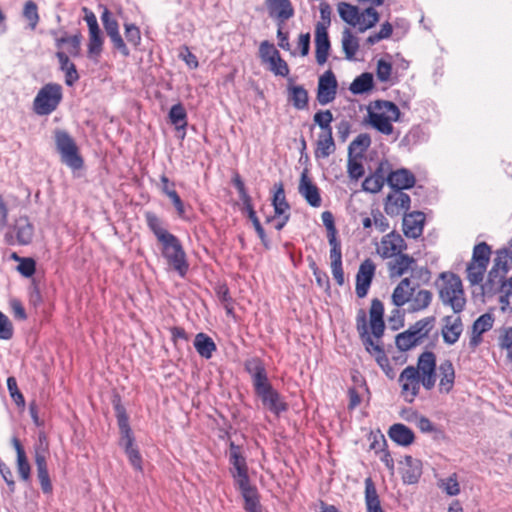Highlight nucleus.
Wrapping results in <instances>:
<instances>
[{"label":"nucleus","mask_w":512,"mask_h":512,"mask_svg":"<svg viewBox=\"0 0 512 512\" xmlns=\"http://www.w3.org/2000/svg\"><path fill=\"white\" fill-rule=\"evenodd\" d=\"M342 49L348 60H352L359 49L358 39L349 28H345L342 32Z\"/></svg>","instance_id":"obj_38"},{"label":"nucleus","mask_w":512,"mask_h":512,"mask_svg":"<svg viewBox=\"0 0 512 512\" xmlns=\"http://www.w3.org/2000/svg\"><path fill=\"white\" fill-rule=\"evenodd\" d=\"M160 243L162 245V256L169 267L175 270L180 277H184L188 272L189 264L180 240L172 234Z\"/></svg>","instance_id":"obj_6"},{"label":"nucleus","mask_w":512,"mask_h":512,"mask_svg":"<svg viewBox=\"0 0 512 512\" xmlns=\"http://www.w3.org/2000/svg\"><path fill=\"white\" fill-rule=\"evenodd\" d=\"M298 191L310 206L316 208L321 206L322 199L319 189L312 183L306 171L301 174Z\"/></svg>","instance_id":"obj_19"},{"label":"nucleus","mask_w":512,"mask_h":512,"mask_svg":"<svg viewBox=\"0 0 512 512\" xmlns=\"http://www.w3.org/2000/svg\"><path fill=\"white\" fill-rule=\"evenodd\" d=\"M432 301V293L429 290H419L413 294L410 300L411 311H421L426 309Z\"/></svg>","instance_id":"obj_44"},{"label":"nucleus","mask_w":512,"mask_h":512,"mask_svg":"<svg viewBox=\"0 0 512 512\" xmlns=\"http://www.w3.org/2000/svg\"><path fill=\"white\" fill-rule=\"evenodd\" d=\"M103 36L101 30H90L89 31V42H88V57L96 59L100 56L103 47Z\"/></svg>","instance_id":"obj_40"},{"label":"nucleus","mask_w":512,"mask_h":512,"mask_svg":"<svg viewBox=\"0 0 512 512\" xmlns=\"http://www.w3.org/2000/svg\"><path fill=\"white\" fill-rule=\"evenodd\" d=\"M315 48L317 63L325 64L330 50V41L324 23H317L315 26Z\"/></svg>","instance_id":"obj_14"},{"label":"nucleus","mask_w":512,"mask_h":512,"mask_svg":"<svg viewBox=\"0 0 512 512\" xmlns=\"http://www.w3.org/2000/svg\"><path fill=\"white\" fill-rule=\"evenodd\" d=\"M398 382L401 387V396L408 402H414L419 395L422 380L419 377V371L414 366L405 367L399 375Z\"/></svg>","instance_id":"obj_8"},{"label":"nucleus","mask_w":512,"mask_h":512,"mask_svg":"<svg viewBox=\"0 0 512 512\" xmlns=\"http://www.w3.org/2000/svg\"><path fill=\"white\" fill-rule=\"evenodd\" d=\"M54 140L61 162L72 170H80L84 160L79 153L75 140L65 130L57 129L54 132Z\"/></svg>","instance_id":"obj_4"},{"label":"nucleus","mask_w":512,"mask_h":512,"mask_svg":"<svg viewBox=\"0 0 512 512\" xmlns=\"http://www.w3.org/2000/svg\"><path fill=\"white\" fill-rule=\"evenodd\" d=\"M23 17L28 21L29 28L31 30H35L40 17L38 14V7L34 1L28 0L25 2L23 7Z\"/></svg>","instance_id":"obj_51"},{"label":"nucleus","mask_w":512,"mask_h":512,"mask_svg":"<svg viewBox=\"0 0 512 512\" xmlns=\"http://www.w3.org/2000/svg\"><path fill=\"white\" fill-rule=\"evenodd\" d=\"M370 145V135L367 133H361L349 144L348 154L349 156L355 155V157H362Z\"/></svg>","instance_id":"obj_39"},{"label":"nucleus","mask_w":512,"mask_h":512,"mask_svg":"<svg viewBox=\"0 0 512 512\" xmlns=\"http://www.w3.org/2000/svg\"><path fill=\"white\" fill-rule=\"evenodd\" d=\"M17 471L20 475V478L23 481L29 480L31 467L28 462L26 453L25 454L20 453V455L17 456Z\"/></svg>","instance_id":"obj_59"},{"label":"nucleus","mask_w":512,"mask_h":512,"mask_svg":"<svg viewBox=\"0 0 512 512\" xmlns=\"http://www.w3.org/2000/svg\"><path fill=\"white\" fill-rule=\"evenodd\" d=\"M365 349L367 350V352H369L371 355L375 357L376 362L383 369V371H385L386 368L388 370H391L389 359L386 356L385 351L379 344V342L372 341V345L365 346Z\"/></svg>","instance_id":"obj_48"},{"label":"nucleus","mask_w":512,"mask_h":512,"mask_svg":"<svg viewBox=\"0 0 512 512\" xmlns=\"http://www.w3.org/2000/svg\"><path fill=\"white\" fill-rule=\"evenodd\" d=\"M439 297L444 305H449L454 313H460L466 304L461 279L455 274H442Z\"/></svg>","instance_id":"obj_3"},{"label":"nucleus","mask_w":512,"mask_h":512,"mask_svg":"<svg viewBox=\"0 0 512 512\" xmlns=\"http://www.w3.org/2000/svg\"><path fill=\"white\" fill-rule=\"evenodd\" d=\"M16 260H19L17 270L24 277H31L35 273L36 262L32 258H20L16 254H13Z\"/></svg>","instance_id":"obj_58"},{"label":"nucleus","mask_w":512,"mask_h":512,"mask_svg":"<svg viewBox=\"0 0 512 512\" xmlns=\"http://www.w3.org/2000/svg\"><path fill=\"white\" fill-rule=\"evenodd\" d=\"M347 168L351 179L358 180L364 174V167L362 163L357 161L355 158H352V156H349Z\"/></svg>","instance_id":"obj_62"},{"label":"nucleus","mask_w":512,"mask_h":512,"mask_svg":"<svg viewBox=\"0 0 512 512\" xmlns=\"http://www.w3.org/2000/svg\"><path fill=\"white\" fill-rule=\"evenodd\" d=\"M39 445L35 449V464L37 467V472L48 470L46 463V454L48 451V444L45 441V437H39Z\"/></svg>","instance_id":"obj_52"},{"label":"nucleus","mask_w":512,"mask_h":512,"mask_svg":"<svg viewBox=\"0 0 512 512\" xmlns=\"http://www.w3.org/2000/svg\"><path fill=\"white\" fill-rule=\"evenodd\" d=\"M259 55L263 62H268L270 64L274 62L276 57H278L279 51L270 42L263 41L259 47Z\"/></svg>","instance_id":"obj_57"},{"label":"nucleus","mask_w":512,"mask_h":512,"mask_svg":"<svg viewBox=\"0 0 512 512\" xmlns=\"http://www.w3.org/2000/svg\"><path fill=\"white\" fill-rule=\"evenodd\" d=\"M488 265L470 261L467 265V279L471 285H478L483 281Z\"/></svg>","instance_id":"obj_47"},{"label":"nucleus","mask_w":512,"mask_h":512,"mask_svg":"<svg viewBox=\"0 0 512 512\" xmlns=\"http://www.w3.org/2000/svg\"><path fill=\"white\" fill-rule=\"evenodd\" d=\"M407 249L402 236L396 232H390L381 238L377 253L383 259L393 258Z\"/></svg>","instance_id":"obj_10"},{"label":"nucleus","mask_w":512,"mask_h":512,"mask_svg":"<svg viewBox=\"0 0 512 512\" xmlns=\"http://www.w3.org/2000/svg\"><path fill=\"white\" fill-rule=\"evenodd\" d=\"M81 39L82 36L80 33L75 34L73 36H68L67 38V52L69 55L76 57L80 55L81 51Z\"/></svg>","instance_id":"obj_63"},{"label":"nucleus","mask_w":512,"mask_h":512,"mask_svg":"<svg viewBox=\"0 0 512 512\" xmlns=\"http://www.w3.org/2000/svg\"><path fill=\"white\" fill-rule=\"evenodd\" d=\"M493 267L507 274L512 268V251L509 248L497 250Z\"/></svg>","instance_id":"obj_42"},{"label":"nucleus","mask_w":512,"mask_h":512,"mask_svg":"<svg viewBox=\"0 0 512 512\" xmlns=\"http://www.w3.org/2000/svg\"><path fill=\"white\" fill-rule=\"evenodd\" d=\"M337 93V81L332 71L325 72L318 82L317 101L321 105L332 102Z\"/></svg>","instance_id":"obj_13"},{"label":"nucleus","mask_w":512,"mask_h":512,"mask_svg":"<svg viewBox=\"0 0 512 512\" xmlns=\"http://www.w3.org/2000/svg\"><path fill=\"white\" fill-rule=\"evenodd\" d=\"M415 290L416 285L412 284L411 279L407 277L403 278L392 293V303L396 307L404 306L406 303L410 302Z\"/></svg>","instance_id":"obj_23"},{"label":"nucleus","mask_w":512,"mask_h":512,"mask_svg":"<svg viewBox=\"0 0 512 512\" xmlns=\"http://www.w3.org/2000/svg\"><path fill=\"white\" fill-rule=\"evenodd\" d=\"M505 276L506 273H502L501 270H498L492 266L488 272L487 280L482 286L483 290L489 294H495L499 292L501 284L504 282Z\"/></svg>","instance_id":"obj_36"},{"label":"nucleus","mask_w":512,"mask_h":512,"mask_svg":"<svg viewBox=\"0 0 512 512\" xmlns=\"http://www.w3.org/2000/svg\"><path fill=\"white\" fill-rule=\"evenodd\" d=\"M13 230L18 244L27 245L31 243L34 236V227L27 217L21 216L16 219Z\"/></svg>","instance_id":"obj_26"},{"label":"nucleus","mask_w":512,"mask_h":512,"mask_svg":"<svg viewBox=\"0 0 512 512\" xmlns=\"http://www.w3.org/2000/svg\"><path fill=\"white\" fill-rule=\"evenodd\" d=\"M439 377L438 389L440 393L448 394L452 391L455 382V369L450 360L442 361L437 369Z\"/></svg>","instance_id":"obj_21"},{"label":"nucleus","mask_w":512,"mask_h":512,"mask_svg":"<svg viewBox=\"0 0 512 512\" xmlns=\"http://www.w3.org/2000/svg\"><path fill=\"white\" fill-rule=\"evenodd\" d=\"M340 18L349 25L357 26L359 23L360 12L357 6L347 2H340L337 5Z\"/></svg>","instance_id":"obj_35"},{"label":"nucleus","mask_w":512,"mask_h":512,"mask_svg":"<svg viewBox=\"0 0 512 512\" xmlns=\"http://www.w3.org/2000/svg\"><path fill=\"white\" fill-rule=\"evenodd\" d=\"M425 214L415 211L403 217V232L408 238L417 239L423 233Z\"/></svg>","instance_id":"obj_17"},{"label":"nucleus","mask_w":512,"mask_h":512,"mask_svg":"<svg viewBox=\"0 0 512 512\" xmlns=\"http://www.w3.org/2000/svg\"><path fill=\"white\" fill-rule=\"evenodd\" d=\"M193 345L197 353L204 359H210L217 349L214 340L203 332L196 334Z\"/></svg>","instance_id":"obj_30"},{"label":"nucleus","mask_w":512,"mask_h":512,"mask_svg":"<svg viewBox=\"0 0 512 512\" xmlns=\"http://www.w3.org/2000/svg\"><path fill=\"white\" fill-rule=\"evenodd\" d=\"M379 21V14L373 7L366 8L359 16L357 23L360 32L372 28Z\"/></svg>","instance_id":"obj_45"},{"label":"nucleus","mask_w":512,"mask_h":512,"mask_svg":"<svg viewBox=\"0 0 512 512\" xmlns=\"http://www.w3.org/2000/svg\"><path fill=\"white\" fill-rule=\"evenodd\" d=\"M244 209L246 210L247 216L251 220L257 235L261 239V242L265 246H267V242H268L267 236H266L265 231H264V229H263V227H262V225H261V223H260V221H259V219H258V217L256 215V212H255V210L253 208L252 203L249 202V203L245 204L244 205Z\"/></svg>","instance_id":"obj_53"},{"label":"nucleus","mask_w":512,"mask_h":512,"mask_svg":"<svg viewBox=\"0 0 512 512\" xmlns=\"http://www.w3.org/2000/svg\"><path fill=\"white\" fill-rule=\"evenodd\" d=\"M494 324V316L491 313H484L478 317L472 325V335L469 344L477 347L482 342V334L489 331Z\"/></svg>","instance_id":"obj_22"},{"label":"nucleus","mask_w":512,"mask_h":512,"mask_svg":"<svg viewBox=\"0 0 512 512\" xmlns=\"http://www.w3.org/2000/svg\"><path fill=\"white\" fill-rule=\"evenodd\" d=\"M370 108L372 113L381 115L392 121H398L400 118L401 113L398 106L391 101L377 100L374 102L373 107Z\"/></svg>","instance_id":"obj_31"},{"label":"nucleus","mask_w":512,"mask_h":512,"mask_svg":"<svg viewBox=\"0 0 512 512\" xmlns=\"http://www.w3.org/2000/svg\"><path fill=\"white\" fill-rule=\"evenodd\" d=\"M380 499L376 487L371 478L365 479V503L366 505L379 503Z\"/></svg>","instance_id":"obj_60"},{"label":"nucleus","mask_w":512,"mask_h":512,"mask_svg":"<svg viewBox=\"0 0 512 512\" xmlns=\"http://www.w3.org/2000/svg\"><path fill=\"white\" fill-rule=\"evenodd\" d=\"M63 98L62 87L58 83H47L37 93L33 101V111L39 116L54 112Z\"/></svg>","instance_id":"obj_5"},{"label":"nucleus","mask_w":512,"mask_h":512,"mask_svg":"<svg viewBox=\"0 0 512 512\" xmlns=\"http://www.w3.org/2000/svg\"><path fill=\"white\" fill-rule=\"evenodd\" d=\"M410 196L399 190H392L386 197L384 202V211L387 215L394 217L406 214L410 208Z\"/></svg>","instance_id":"obj_11"},{"label":"nucleus","mask_w":512,"mask_h":512,"mask_svg":"<svg viewBox=\"0 0 512 512\" xmlns=\"http://www.w3.org/2000/svg\"><path fill=\"white\" fill-rule=\"evenodd\" d=\"M403 482L406 484H415L422 475V464L418 459L411 456H405L403 467L401 469Z\"/></svg>","instance_id":"obj_24"},{"label":"nucleus","mask_w":512,"mask_h":512,"mask_svg":"<svg viewBox=\"0 0 512 512\" xmlns=\"http://www.w3.org/2000/svg\"><path fill=\"white\" fill-rule=\"evenodd\" d=\"M435 318L425 317L409 327L408 330L398 334L395 339L397 348L400 351H408L413 347L421 345L433 329Z\"/></svg>","instance_id":"obj_2"},{"label":"nucleus","mask_w":512,"mask_h":512,"mask_svg":"<svg viewBox=\"0 0 512 512\" xmlns=\"http://www.w3.org/2000/svg\"><path fill=\"white\" fill-rule=\"evenodd\" d=\"M376 266L371 259H365L359 266L356 274L355 292L359 298H364L375 275Z\"/></svg>","instance_id":"obj_12"},{"label":"nucleus","mask_w":512,"mask_h":512,"mask_svg":"<svg viewBox=\"0 0 512 512\" xmlns=\"http://www.w3.org/2000/svg\"><path fill=\"white\" fill-rule=\"evenodd\" d=\"M369 314L372 335L380 339L384 334L385 323L383 320L384 306L379 299L375 298L371 301Z\"/></svg>","instance_id":"obj_20"},{"label":"nucleus","mask_w":512,"mask_h":512,"mask_svg":"<svg viewBox=\"0 0 512 512\" xmlns=\"http://www.w3.org/2000/svg\"><path fill=\"white\" fill-rule=\"evenodd\" d=\"M101 21L108 37L120 33L117 20L112 17L111 12L107 8H104L101 14Z\"/></svg>","instance_id":"obj_56"},{"label":"nucleus","mask_w":512,"mask_h":512,"mask_svg":"<svg viewBox=\"0 0 512 512\" xmlns=\"http://www.w3.org/2000/svg\"><path fill=\"white\" fill-rule=\"evenodd\" d=\"M366 122L384 135H390L394 131V127L392 125L393 121L381 115L372 113L371 108H368Z\"/></svg>","instance_id":"obj_33"},{"label":"nucleus","mask_w":512,"mask_h":512,"mask_svg":"<svg viewBox=\"0 0 512 512\" xmlns=\"http://www.w3.org/2000/svg\"><path fill=\"white\" fill-rule=\"evenodd\" d=\"M145 219L147 226L153 232L155 237L159 242L164 241L166 238L172 235L169 231H167L163 226L159 217L153 212H146Z\"/></svg>","instance_id":"obj_34"},{"label":"nucleus","mask_w":512,"mask_h":512,"mask_svg":"<svg viewBox=\"0 0 512 512\" xmlns=\"http://www.w3.org/2000/svg\"><path fill=\"white\" fill-rule=\"evenodd\" d=\"M245 370L250 374L255 394L270 412L280 415L288 409L281 395L269 382L266 369L258 358H251L245 362Z\"/></svg>","instance_id":"obj_1"},{"label":"nucleus","mask_w":512,"mask_h":512,"mask_svg":"<svg viewBox=\"0 0 512 512\" xmlns=\"http://www.w3.org/2000/svg\"><path fill=\"white\" fill-rule=\"evenodd\" d=\"M13 336V326L9 318L0 311V339L9 340Z\"/></svg>","instance_id":"obj_64"},{"label":"nucleus","mask_w":512,"mask_h":512,"mask_svg":"<svg viewBox=\"0 0 512 512\" xmlns=\"http://www.w3.org/2000/svg\"><path fill=\"white\" fill-rule=\"evenodd\" d=\"M392 441L401 446H409L414 442V432L402 423L393 424L388 431Z\"/></svg>","instance_id":"obj_25"},{"label":"nucleus","mask_w":512,"mask_h":512,"mask_svg":"<svg viewBox=\"0 0 512 512\" xmlns=\"http://www.w3.org/2000/svg\"><path fill=\"white\" fill-rule=\"evenodd\" d=\"M275 187L276 191L273 196L274 212L276 216H281L286 214L287 211H289L290 205L286 200L283 184H276Z\"/></svg>","instance_id":"obj_43"},{"label":"nucleus","mask_w":512,"mask_h":512,"mask_svg":"<svg viewBox=\"0 0 512 512\" xmlns=\"http://www.w3.org/2000/svg\"><path fill=\"white\" fill-rule=\"evenodd\" d=\"M414 369L419 371V377L422 380V386L430 391L435 387L437 380L436 355L431 351L421 353Z\"/></svg>","instance_id":"obj_7"},{"label":"nucleus","mask_w":512,"mask_h":512,"mask_svg":"<svg viewBox=\"0 0 512 512\" xmlns=\"http://www.w3.org/2000/svg\"><path fill=\"white\" fill-rule=\"evenodd\" d=\"M441 334L443 341L448 345L455 344L463 331V323L460 316H445L443 319Z\"/></svg>","instance_id":"obj_15"},{"label":"nucleus","mask_w":512,"mask_h":512,"mask_svg":"<svg viewBox=\"0 0 512 512\" xmlns=\"http://www.w3.org/2000/svg\"><path fill=\"white\" fill-rule=\"evenodd\" d=\"M169 120L177 130L187 126V113L181 103L175 104L169 111Z\"/></svg>","instance_id":"obj_46"},{"label":"nucleus","mask_w":512,"mask_h":512,"mask_svg":"<svg viewBox=\"0 0 512 512\" xmlns=\"http://www.w3.org/2000/svg\"><path fill=\"white\" fill-rule=\"evenodd\" d=\"M491 257V248L486 242H480L473 248L471 261L488 265Z\"/></svg>","instance_id":"obj_50"},{"label":"nucleus","mask_w":512,"mask_h":512,"mask_svg":"<svg viewBox=\"0 0 512 512\" xmlns=\"http://www.w3.org/2000/svg\"><path fill=\"white\" fill-rule=\"evenodd\" d=\"M56 57L60 64V70L65 73L66 85L72 86L79 79L76 66L70 62L68 54L63 51H57Z\"/></svg>","instance_id":"obj_32"},{"label":"nucleus","mask_w":512,"mask_h":512,"mask_svg":"<svg viewBox=\"0 0 512 512\" xmlns=\"http://www.w3.org/2000/svg\"><path fill=\"white\" fill-rule=\"evenodd\" d=\"M289 91V101L292 102L293 106L298 110H304L308 106V92L307 90L301 86H290L288 88Z\"/></svg>","instance_id":"obj_37"},{"label":"nucleus","mask_w":512,"mask_h":512,"mask_svg":"<svg viewBox=\"0 0 512 512\" xmlns=\"http://www.w3.org/2000/svg\"><path fill=\"white\" fill-rule=\"evenodd\" d=\"M416 178L412 172L406 168H400L395 171H389L387 183L392 190L403 191L410 189L415 185Z\"/></svg>","instance_id":"obj_16"},{"label":"nucleus","mask_w":512,"mask_h":512,"mask_svg":"<svg viewBox=\"0 0 512 512\" xmlns=\"http://www.w3.org/2000/svg\"><path fill=\"white\" fill-rule=\"evenodd\" d=\"M245 501L244 508L248 512H262L256 487L250 482L237 485Z\"/></svg>","instance_id":"obj_27"},{"label":"nucleus","mask_w":512,"mask_h":512,"mask_svg":"<svg viewBox=\"0 0 512 512\" xmlns=\"http://www.w3.org/2000/svg\"><path fill=\"white\" fill-rule=\"evenodd\" d=\"M333 114L330 110H319L313 116V121L321 129V132H332L331 123Z\"/></svg>","instance_id":"obj_54"},{"label":"nucleus","mask_w":512,"mask_h":512,"mask_svg":"<svg viewBox=\"0 0 512 512\" xmlns=\"http://www.w3.org/2000/svg\"><path fill=\"white\" fill-rule=\"evenodd\" d=\"M336 150L332 132H321L318 135L315 149L316 158H328Z\"/></svg>","instance_id":"obj_29"},{"label":"nucleus","mask_w":512,"mask_h":512,"mask_svg":"<svg viewBox=\"0 0 512 512\" xmlns=\"http://www.w3.org/2000/svg\"><path fill=\"white\" fill-rule=\"evenodd\" d=\"M373 87V76L370 73H363L360 76L356 77L354 81L351 83L349 90L355 94H363L368 92Z\"/></svg>","instance_id":"obj_41"},{"label":"nucleus","mask_w":512,"mask_h":512,"mask_svg":"<svg viewBox=\"0 0 512 512\" xmlns=\"http://www.w3.org/2000/svg\"><path fill=\"white\" fill-rule=\"evenodd\" d=\"M125 37L133 46L137 47L141 43V33L134 24H125Z\"/></svg>","instance_id":"obj_61"},{"label":"nucleus","mask_w":512,"mask_h":512,"mask_svg":"<svg viewBox=\"0 0 512 512\" xmlns=\"http://www.w3.org/2000/svg\"><path fill=\"white\" fill-rule=\"evenodd\" d=\"M416 260L408 254H399L387 263L390 278L401 277L407 272H414Z\"/></svg>","instance_id":"obj_18"},{"label":"nucleus","mask_w":512,"mask_h":512,"mask_svg":"<svg viewBox=\"0 0 512 512\" xmlns=\"http://www.w3.org/2000/svg\"><path fill=\"white\" fill-rule=\"evenodd\" d=\"M356 328H357L360 339L362 340L364 346H371L372 341H374V340L368 333L366 313L364 310H359V312L357 314Z\"/></svg>","instance_id":"obj_49"},{"label":"nucleus","mask_w":512,"mask_h":512,"mask_svg":"<svg viewBox=\"0 0 512 512\" xmlns=\"http://www.w3.org/2000/svg\"><path fill=\"white\" fill-rule=\"evenodd\" d=\"M271 17H277L281 21L288 20L294 15V9L290 0H266Z\"/></svg>","instance_id":"obj_28"},{"label":"nucleus","mask_w":512,"mask_h":512,"mask_svg":"<svg viewBox=\"0 0 512 512\" xmlns=\"http://www.w3.org/2000/svg\"><path fill=\"white\" fill-rule=\"evenodd\" d=\"M387 182V178H383L382 175L372 174L365 178L362 183L363 190L371 193H378Z\"/></svg>","instance_id":"obj_55"},{"label":"nucleus","mask_w":512,"mask_h":512,"mask_svg":"<svg viewBox=\"0 0 512 512\" xmlns=\"http://www.w3.org/2000/svg\"><path fill=\"white\" fill-rule=\"evenodd\" d=\"M229 462L232 465L230 471L236 485L250 482L246 459L241 453L240 446L234 442L229 446Z\"/></svg>","instance_id":"obj_9"}]
</instances>
